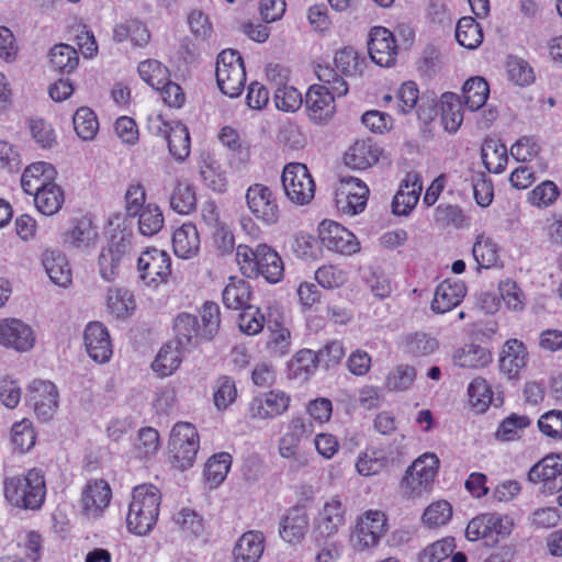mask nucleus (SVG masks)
I'll list each match as a JSON object with an SVG mask.
<instances>
[{
    "instance_id": "1",
    "label": "nucleus",
    "mask_w": 562,
    "mask_h": 562,
    "mask_svg": "<svg viewBox=\"0 0 562 562\" xmlns=\"http://www.w3.org/2000/svg\"><path fill=\"white\" fill-rule=\"evenodd\" d=\"M315 74L322 85H313L305 95L308 117L315 123L328 122L335 111V98L348 92L347 82L329 65H317Z\"/></svg>"
},
{
    "instance_id": "2",
    "label": "nucleus",
    "mask_w": 562,
    "mask_h": 562,
    "mask_svg": "<svg viewBox=\"0 0 562 562\" xmlns=\"http://www.w3.org/2000/svg\"><path fill=\"white\" fill-rule=\"evenodd\" d=\"M236 261L247 278L262 276L269 283H278L283 279V261L279 254L266 244H259L256 248L238 245Z\"/></svg>"
},
{
    "instance_id": "3",
    "label": "nucleus",
    "mask_w": 562,
    "mask_h": 562,
    "mask_svg": "<svg viewBox=\"0 0 562 562\" xmlns=\"http://www.w3.org/2000/svg\"><path fill=\"white\" fill-rule=\"evenodd\" d=\"M161 503V493L153 484L133 488L126 515L127 530L137 536L148 535L155 527Z\"/></svg>"
},
{
    "instance_id": "4",
    "label": "nucleus",
    "mask_w": 562,
    "mask_h": 562,
    "mask_svg": "<svg viewBox=\"0 0 562 562\" xmlns=\"http://www.w3.org/2000/svg\"><path fill=\"white\" fill-rule=\"evenodd\" d=\"M5 499L22 509H38L46 495L44 474L31 469L25 475L7 476L3 481Z\"/></svg>"
},
{
    "instance_id": "5",
    "label": "nucleus",
    "mask_w": 562,
    "mask_h": 562,
    "mask_svg": "<svg viewBox=\"0 0 562 562\" xmlns=\"http://www.w3.org/2000/svg\"><path fill=\"white\" fill-rule=\"evenodd\" d=\"M200 448L196 428L187 422L177 423L170 434L169 452L172 464L179 470L191 468Z\"/></svg>"
},
{
    "instance_id": "6",
    "label": "nucleus",
    "mask_w": 562,
    "mask_h": 562,
    "mask_svg": "<svg viewBox=\"0 0 562 562\" xmlns=\"http://www.w3.org/2000/svg\"><path fill=\"white\" fill-rule=\"evenodd\" d=\"M216 82L220 90L231 97H238L246 81V71L241 56L237 50L225 49L217 56Z\"/></svg>"
},
{
    "instance_id": "7",
    "label": "nucleus",
    "mask_w": 562,
    "mask_h": 562,
    "mask_svg": "<svg viewBox=\"0 0 562 562\" xmlns=\"http://www.w3.org/2000/svg\"><path fill=\"white\" fill-rule=\"evenodd\" d=\"M285 195L299 205L308 204L315 194V182L307 167L300 162L288 164L281 177Z\"/></svg>"
},
{
    "instance_id": "8",
    "label": "nucleus",
    "mask_w": 562,
    "mask_h": 562,
    "mask_svg": "<svg viewBox=\"0 0 562 562\" xmlns=\"http://www.w3.org/2000/svg\"><path fill=\"white\" fill-rule=\"evenodd\" d=\"M132 233L121 231L112 235L108 247L102 248L98 265L104 281L111 282L119 276L122 261L132 250Z\"/></svg>"
},
{
    "instance_id": "9",
    "label": "nucleus",
    "mask_w": 562,
    "mask_h": 562,
    "mask_svg": "<svg viewBox=\"0 0 562 562\" xmlns=\"http://www.w3.org/2000/svg\"><path fill=\"white\" fill-rule=\"evenodd\" d=\"M386 531V517L380 510L362 514L350 536V543L356 551L374 548Z\"/></svg>"
},
{
    "instance_id": "10",
    "label": "nucleus",
    "mask_w": 562,
    "mask_h": 562,
    "mask_svg": "<svg viewBox=\"0 0 562 562\" xmlns=\"http://www.w3.org/2000/svg\"><path fill=\"white\" fill-rule=\"evenodd\" d=\"M245 198L249 212L257 221L266 225L278 222L280 209L277 198L269 187L262 183H254L247 189Z\"/></svg>"
},
{
    "instance_id": "11",
    "label": "nucleus",
    "mask_w": 562,
    "mask_h": 562,
    "mask_svg": "<svg viewBox=\"0 0 562 562\" xmlns=\"http://www.w3.org/2000/svg\"><path fill=\"white\" fill-rule=\"evenodd\" d=\"M318 238L323 247L341 255H352L359 250L356 236L334 221L324 220L319 224Z\"/></svg>"
},
{
    "instance_id": "12",
    "label": "nucleus",
    "mask_w": 562,
    "mask_h": 562,
    "mask_svg": "<svg viewBox=\"0 0 562 562\" xmlns=\"http://www.w3.org/2000/svg\"><path fill=\"white\" fill-rule=\"evenodd\" d=\"M140 279L146 284L164 282L171 272V259L156 248L144 251L137 260Z\"/></svg>"
},
{
    "instance_id": "13",
    "label": "nucleus",
    "mask_w": 562,
    "mask_h": 562,
    "mask_svg": "<svg viewBox=\"0 0 562 562\" xmlns=\"http://www.w3.org/2000/svg\"><path fill=\"white\" fill-rule=\"evenodd\" d=\"M34 342L33 329L21 319L4 318L0 321L1 346L25 352L33 348Z\"/></svg>"
},
{
    "instance_id": "14",
    "label": "nucleus",
    "mask_w": 562,
    "mask_h": 562,
    "mask_svg": "<svg viewBox=\"0 0 562 562\" xmlns=\"http://www.w3.org/2000/svg\"><path fill=\"white\" fill-rule=\"evenodd\" d=\"M291 397L285 392L272 390L254 397L248 412L252 419H271L288 411Z\"/></svg>"
},
{
    "instance_id": "15",
    "label": "nucleus",
    "mask_w": 562,
    "mask_h": 562,
    "mask_svg": "<svg viewBox=\"0 0 562 562\" xmlns=\"http://www.w3.org/2000/svg\"><path fill=\"white\" fill-rule=\"evenodd\" d=\"M532 483L542 482L543 490L551 494L562 490V456H547L528 472Z\"/></svg>"
},
{
    "instance_id": "16",
    "label": "nucleus",
    "mask_w": 562,
    "mask_h": 562,
    "mask_svg": "<svg viewBox=\"0 0 562 562\" xmlns=\"http://www.w3.org/2000/svg\"><path fill=\"white\" fill-rule=\"evenodd\" d=\"M395 38L393 33L383 26L371 30L368 50L373 63L382 67H391L396 58Z\"/></svg>"
},
{
    "instance_id": "17",
    "label": "nucleus",
    "mask_w": 562,
    "mask_h": 562,
    "mask_svg": "<svg viewBox=\"0 0 562 562\" xmlns=\"http://www.w3.org/2000/svg\"><path fill=\"white\" fill-rule=\"evenodd\" d=\"M30 402L42 420H49L58 408V390L50 381H34L30 385Z\"/></svg>"
},
{
    "instance_id": "18",
    "label": "nucleus",
    "mask_w": 562,
    "mask_h": 562,
    "mask_svg": "<svg viewBox=\"0 0 562 562\" xmlns=\"http://www.w3.org/2000/svg\"><path fill=\"white\" fill-rule=\"evenodd\" d=\"M85 346L89 357L99 363L110 360L113 349L110 334L100 322H91L85 329Z\"/></svg>"
},
{
    "instance_id": "19",
    "label": "nucleus",
    "mask_w": 562,
    "mask_h": 562,
    "mask_svg": "<svg viewBox=\"0 0 562 562\" xmlns=\"http://www.w3.org/2000/svg\"><path fill=\"white\" fill-rule=\"evenodd\" d=\"M346 522V506L338 496L325 502L316 518V531L323 538H331L338 533Z\"/></svg>"
},
{
    "instance_id": "20",
    "label": "nucleus",
    "mask_w": 562,
    "mask_h": 562,
    "mask_svg": "<svg viewBox=\"0 0 562 562\" xmlns=\"http://www.w3.org/2000/svg\"><path fill=\"white\" fill-rule=\"evenodd\" d=\"M157 135L162 136L169 148L170 155L178 161H184L190 155V134L186 125L177 122L171 125L160 121L157 126Z\"/></svg>"
},
{
    "instance_id": "21",
    "label": "nucleus",
    "mask_w": 562,
    "mask_h": 562,
    "mask_svg": "<svg viewBox=\"0 0 562 562\" xmlns=\"http://www.w3.org/2000/svg\"><path fill=\"white\" fill-rule=\"evenodd\" d=\"M111 497L112 491L106 481H89L81 496L82 509L88 516L98 517L109 506Z\"/></svg>"
},
{
    "instance_id": "22",
    "label": "nucleus",
    "mask_w": 562,
    "mask_h": 562,
    "mask_svg": "<svg viewBox=\"0 0 562 562\" xmlns=\"http://www.w3.org/2000/svg\"><path fill=\"white\" fill-rule=\"evenodd\" d=\"M467 293V286L461 280H445L436 289L431 310L443 314L458 306Z\"/></svg>"
},
{
    "instance_id": "23",
    "label": "nucleus",
    "mask_w": 562,
    "mask_h": 562,
    "mask_svg": "<svg viewBox=\"0 0 562 562\" xmlns=\"http://www.w3.org/2000/svg\"><path fill=\"white\" fill-rule=\"evenodd\" d=\"M308 528V517L306 509L302 506H295L288 510L280 525V535L289 543L300 542L306 535Z\"/></svg>"
},
{
    "instance_id": "24",
    "label": "nucleus",
    "mask_w": 562,
    "mask_h": 562,
    "mask_svg": "<svg viewBox=\"0 0 562 562\" xmlns=\"http://www.w3.org/2000/svg\"><path fill=\"white\" fill-rule=\"evenodd\" d=\"M54 168L50 164L40 161L25 168L21 177V187L26 194L35 196L53 180Z\"/></svg>"
},
{
    "instance_id": "25",
    "label": "nucleus",
    "mask_w": 562,
    "mask_h": 562,
    "mask_svg": "<svg viewBox=\"0 0 562 562\" xmlns=\"http://www.w3.org/2000/svg\"><path fill=\"white\" fill-rule=\"evenodd\" d=\"M265 549V537L260 531H247L233 550L234 562H258Z\"/></svg>"
},
{
    "instance_id": "26",
    "label": "nucleus",
    "mask_w": 562,
    "mask_h": 562,
    "mask_svg": "<svg viewBox=\"0 0 562 562\" xmlns=\"http://www.w3.org/2000/svg\"><path fill=\"white\" fill-rule=\"evenodd\" d=\"M172 247L175 255L182 259H190L196 256L200 249V237L193 224H183L172 235Z\"/></svg>"
},
{
    "instance_id": "27",
    "label": "nucleus",
    "mask_w": 562,
    "mask_h": 562,
    "mask_svg": "<svg viewBox=\"0 0 562 562\" xmlns=\"http://www.w3.org/2000/svg\"><path fill=\"white\" fill-rule=\"evenodd\" d=\"M527 350L524 344L518 339H509L505 342L501 358V370L514 378L526 366Z\"/></svg>"
},
{
    "instance_id": "28",
    "label": "nucleus",
    "mask_w": 562,
    "mask_h": 562,
    "mask_svg": "<svg viewBox=\"0 0 562 562\" xmlns=\"http://www.w3.org/2000/svg\"><path fill=\"white\" fill-rule=\"evenodd\" d=\"M42 262L52 282L59 286H67L71 283V270L66 257L61 252L45 250Z\"/></svg>"
},
{
    "instance_id": "29",
    "label": "nucleus",
    "mask_w": 562,
    "mask_h": 562,
    "mask_svg": "<svg viewBox=\"0 0 562 562\" xmlns=\"http://www.w3.org/2000/svg\"><path fill=\"white\" fill-rule=\"evenodd\" d=\"M97 229L89 217L76 218L65 233L64 241L74 248H87L94 243Z\"/></svg>"
},
{
    "instance_id": "30",
    "label": "nucleus",
    "mask_w": 562,
    "mask_h": 562,
    "mask_svg": "<svg viewBox=\"0 0 562 562\" xmlns=\"http://www.w3.org/2000/svg\"><path fill=\"white\" fill-rule=\"evenodd\" d=\"M358 192L351 193L347 187H338L335 194L337 209L347 215H356L362 212L367 205L368 187L357 188Z\"/></svg>"
},
{
    "instance_id": "31",
    "label": "nucleus",
    "mask_w": 562,
    "mask_h": 562,
    "mask_svg": "<svg viewBox=\"0 0 562 562\" xmlns=\"http://www.w3.org/2000/svg\"><path fill=\"white\" fill-rule=\"evenodd\" d=\"M379 159V150L369 140L356 142L345 154V164L358 170H364Z\"/></svg>"
},
{
    "instance_id": "32",
    "label": "nucleus",
    "mask_w": 562,
    "mask_h": 562,
    "mask_svg": "<svg viewBox=\"0 0 562 562\" xmlns=\"http://www.w3.org/2000/svg\"><path fill=\"white\" fill-rule=\"evenodd\" d=\"M492 361L491 352L479 345H465L453 355V362L460 368L479 369Z\"/></svg>"
},
{
    "instance_id": "33",
    "label": "nucleus",
    "mask_w": 562,
    "mask_h": 562,
    "mask_svg": "<svg viewBox=\"0 0 562 562\" xmlns=\"http://www.w3.org/2000/svg\"><path fill=\"white\" fill-rule=\"evenodd\" d=\"M65 201L64 191L55 182L50 181L34 196V203L43 215H54L63 206Z\"/></svg>"
},
{
    "instance_id": "34",
    "label": "nucleus",
    "mask_w": 562,
    "mask_h": 562,
    "mask_svg": "<svg viewBox=\"0 0 562 562\" xmlns=\"http://www.w3.org/2000/svg\"><path fill=\"white\" fill-rule=\"evenodd\" d=\"M250 294V286L247 281L231 277L223 290V303L227 308L243 310L249 305Z\"/></svg>"
},
{
    "instance_id": "35",
    "label": "nucleus",
    "mask_w": 562,
    "mask_h": 562,
    "mask_svg": "<svg viewBox=\"0 0 562 562\" xmlns=\"http://www.w3.org/2000/svg\"><path fill=\"white\" fill-rule=\"evenodd\" d=\"M481 157L488 172L501 173L507 165V148L495 139H486L482 145Z\"/></svg>"
},
{
    "instance_id": "36",
    "label": "nucleus",
    "mask_w": 562,
    "mask_h": 562,
    "mask_svg": "<svg viewBox=\"0 0 562 562\" xmlns=\"http://www.w3.org/2000/svg\"><path fill=\"white\" fill-rule=\"evenodd\" d=\"M173 329L177 345L181 349H188L193 346V339L200 337L201 327H199L196 316L189 313H181L175 319Z\"/></svg>"
},
{
    "instance_id": "37",
    "label": "nucleus",
    "mask_w": 562,
    "mask_h": 562,
    "mask_svg": "<svg viewBox=\"0 0 562 562\" xmlns=\"http://www.w3.org/2000/svg\"><path fill=\"white\" fill-rule=\"evenodd\" d=\"M464 104L470 111H476L482 108L490 94V87L482 77L468 79L462 88Z\"/></svg>"
},
{
    "instance_id": "38",
    "label": "nucleus",
    "mask_w": 562,
    "mask_h": 562,
    "mask_svg": "<svg viewBox=\"0 0 562 562\" xmlns=\"http://www.w3.org/2000/svg\"><path fill=\"white\" fill-rule=\"evenodd\" d=\"M456 40L465 48L479 47L483 42L481 25L472 16L461 18L456 26Z\"/></svg>"
},
{
    "instance_id": "39",
    "label": "nucleus",
    "mask_w": 562,
    "mask_h": 562,
    "mask_svg": "<svg viewBox=\"0 0 562 562\" xmlns=\"http://www.w3.org/2000/svg\"><path fill=\"white\" fill-rule=\"evenodd\" d=\"M441 121L449 133H454L463 121L460 100L454 93H443L441 97Z\"/></svg>"
},
{
    "instance_id": "40",
    "label": "nucleus",
    "mask_w": 562,
    "mask_h": 562,
    "mask_svg": "<svg viewBox=\"0 0 562 562\" xmlns=\"http://www.w3.org/2000/svg\"><path fill=\"white\" fill-rule=\"evenodd\" d=\"M319 362L316 352L310 349H302L289 362L290 378L306 381L316 370Z\"/></svg>"
},
{
    "instance_id": "41",
    "label": "nucleus",
    "mask_w": 562,
    "mask_h": 562,
    "mask_svg": "<svg viewBox=\"0 0 562 562\" xmlns=\"http://www.w3.org/2000/svg\"><path fill=\"white\" fill-rule=\"evenodd\" d=\"M387 462L389 459L383 449L370 448L359 454L356 469L360 475H375L387 465Z\"/></svg>"
},
{
    "instance_id": "42",
    "label": "nucleus",
    "mask_w": 562,
    "mask_h": 562,
    "mask_svg": "<svg viewBox=\"0 0 562 562\" xmlns=\"http://www.w3.org/2000/svg\"><path fill=\"white\" fill-rule=\"evenodd\" d=\"M49 61L55 71L69 74L77 68L79 57L72 46L58 44L50 49Z\"/></svg>"
},
{
    "instance_id": "43",
    "label": "nucleus",
    "mask_w": 562,
    "mask_h": 562,
    "mask_svg": "<svg viewBox=\"0 0 562 562\" xmlns=\"http://www.w3.org/2000/svg\"><path fill=\"white\" fill-rule=\"evenodd\" d=\"M334 64L346 77L360 75L366 66L364 57H361L352 47H344L336 52Z\"/></svg>"
},
{
    "instance_id": "44",
    "label": "nucleus",
    "mask_w": 562,
    "mask_h": 562,
    "mask_svg": "<svg viewBox=\"0 0 562 562\" xmlns=\"http://www.w3.org/2000/svg\"><path fill=\"white\" fill-rule=\"evenodd\" d=\"M232 457L227 452L212 456L204 469V476L211 487H217L227 476L231 469Z\"/></svg>"
},
{
    "instance_id": "45",
    "label": "nucleus",
    "mask_w": 562,
    "mask_h": 562,
    "mask_svg": "<svg viewBox=\"0 0 562 562\" xmlns=\"http://www.w3.org/2000/svg\"><path fill=\"white\" fill-rule=\"evenodd\" d=\"M267 328L270 333L268 340V349L274 356H285L290 352L291 347V333L278 321L269 319Z\"/></svg>"
},
{
    "instance_id": "46",
    "label": "nucleus",
    "mask_w": 562,
    "mask_h": 562,
    "mask_svg": "<svg viewBox=\"0 0 562 562\" xmlns=\"http://www.w3.org/2000/svg\"><path fill=\"white\" fill-rule=\"evenodd\" d=\"M479 268L490 269L498 261V248L492 238L479 235L472 248Z\"/></svg>"
},
{
    "instance_id": "47",
    "label": "nucleus",
    "mask_w": 562,
    "mask_h": 562,
    "mask_svg": "<svg viewBox=\"0 0 562 562\" xmlns=\"http://www.w3.org/2000/svg\"><path fill=\"white\" fill-rule=\"evenodd\" d=\"M74 128L83 140H91L99 130V122L94 112L88 106L79 108L72 117Z\"/></svg>"
},
{
    "instance_id": "48",
    "label": "nucleus",
    "mask_w": 562,
    "mask_h": 562,
    "mask_svg": "<svg viewBox=\"0 0 562 562\" xmlns=\"http://www.w3.org/2000/svg\"><path fill=\"white\" fill-rule=\"evenodd\" d=\"M11 441L15 450L21 453L30 451L36 442V435L32 422L23 418L13 424L11 428Z\"/></svg>"
},
{
    "instance_id": "49",
    "label": "nucleus",
    "mask_w": 562,
    "mask_h": 562,
    "mask_svg": "<svg viewBox=\"0 0 562 562\" xmlns=\"http://www.w3.org/2000/svg\"><path fill=\"white\" fill-rule=\"evenodd\" d=\"M138 229L144 236H154L159 233L164 226V215L159 206L155 204H147L139 213Z\"/></svg>"
},
{
    "instance_id": "50",
    "label": "nucleus",
    "mask_w": 562,
    "mask_h": 562,
    "mask_svg": "<svg viewBox=\"0 0 562 562\" xmlns=\"http://www.w3.org/2000/svg\"><path fill=\"white\" fill-rule=\"evenodd\" d=\"M237 397L235 381L228 375L216 379L213 387V402L218 411H225Z\"/></svg>"
},
{
    "instance_id": "51",
    "label": "nucleus",
    "mask_w": 562,
    "mask_h": 562,
    "mask_svg": "<svg viewBox=\"0 0 562 562\" xmlns=\"http://www.w3.org/2000/svg\"><path fill=\"white\" fill-rule=\"evenodd\" d=\"M179 346L172 347L171 345H165L159 350L156 359L154 360L151 368L162 376L172 374L181 363V356Z\"/></svg>"
},
{
    "instance_id": "52",
    "label": "nucleus",
    "mask_w": 562,
    "mask_h": 562,
    "mask_svg": "<svg viewBox=\"0 0 562 562\" xmlns=\"http://www.w3.org/2000/svg\"><path fill=\"white\" fill-rule=\"evenodd\" d=\"M439 459L435 453L426 452L418 457L407 471L419 477L425 484L432 487L438 473Z\"/></svg>"
},
{
    "instance_id": "53",
    "label": "nucleus",
    "mask_w": 562,
    "mask_h": 562,
    "mask_svg": "<svg viewBox=\"0 0 562 562\" xmlns=\"http://www.w3.org/2000/svg\"><path fill=\"white\" fill-rule=\"evenodd\" d=\"M196 206L195 192L189 183L179 182L170 196V207L179 214H189Z\"/></svg>"
},
{
    "instance_id": "54",
    "label": "nucleus",
    "mask_w": 562,
    "mask_h": 562,
    "mask_svg": "<svg viewBox=\"0 0 562 562\" xmlns=\"http://www.w3.org/2000/svg\"><path fill=\"white\" fill-rule=\"evenodd\" d=\"M469 403L477 412L484 413L493 400V392L486 380L475 378L468 387Z\"/></svg>"
},
{
    "instance_id": "55",
    "label": "nucleus",
    "mask_w": 562,
    "mask_h": 562,
    "mask_svg": "<svg viewBox=\"0 0 562 562\" xmlns=\"http://www.w3.org/2000/svg\"><path fill=\"white\" fill-rule=\"evenodd\" d=\"M108 307L116 317H125L136 307L133 294L126 289L110 290Z\"/></svg>"
},
{
    "instance_id": "56",
    "label": "nucleus",
    "mask_w": 562,
    "mask_h": 562,
    "mask_svg": "<svg viewBox=\"0 0 562 562\" xmlns=\"http://www.w3.org/2000/svg\"><path fill=\"white\" fill-rule=\"evenodd\" d=\"M559 195L558 186L551 180H544L529 192L528 201L536 207L546 209L552 205Z\"/></svg>"
},
{
    "instance_id": "57",
    "label": "nucleus",
    "mask_w": 562,
    "mask_h": 562,
    "mask_svg": "<svg viewBox=\"0 0 562 562\" xmlns=\"http://www.w3.org/2000/svg\"><path fill=\"white\" fill-rule=\"evenodd\" d=\"M438 341L425 333H415L405 338V350L414 357L429 356L438 349Z\"/></svg>"
},
{
    "instance_id": "58",
    "label": "nucleus",
    "mask_w": 562,
    "mask_h": 562,
    "mask_svg": "<svg viewBox=\"0 0 562 562\" xmlns=\"http://www.w3.org/2000/svg\"><path fill=\"white\" fill-rule=\"evenodd\" d=\"M138 74L147 85L156 90H159L160 83L165 82L169 77L168 68L156 59L139 63Z\"/></svg>"
},
{
    "instance_id": "59",
    "label": "nucleus",
    "mask_w": 562,
    "mask_h": 562,
    "mask_svg": "<svg viewBox=\"0 0 562 562\" xmlns=\"http://www.w3.org/2000/svg\"><path fill=\"white\" fill-rule=\"evenodd\" d=\"M456 549L454 539L447 537L427 546L418 553L417 562H441Z\"/></svg>"
},
{
    "instance_id": "60",
    "label": "nucleus",
    "mask_w": 562,
    "mask_h": 562,
    "mask_svg": "<svg viewBox=\"0 0 562 562\" xmlns=\"http://www.w3.org/2000/svg\"><path fill=\"white\" fill-rule=\"evenodd\" d=\"M434 220L439 227H447L449 225L462 227L467 224V216L463 214L462 209L453 204H439L435 209Z\"/></svg>"
},
{
    "instance_id": "61",
    "label": "nucleus",
    "mask_w": 562,
    "mask_h": 562,
    "mask_svg": "<svg viewBox=\"0 0 562 562\" xmlns=\"http://www.w3.org/2000/svg\"><path fill=\"white\" fill-rule=\"evenodd\" d=\"M416 379V370L408 364H400L392 370L385 385L390 391H405L409 389Z\"/></svg>"
},
{
    "instance_id": "62",
    "label": "nucleus",
    "mask_w": 562,
    "mask_h": 562,
    "mask_svg": "<svg viewBox=\"0 0 562 562\" xmlns=\"http://www.w3.org/2000/svg\"><path fill=\"white\" fill-rule=\"evenodd\" d=\"M530 425V419L526 415L512 414L506 417L496 431L497 439L510 441L519 437V431Z\"/></svg>"
},
{
    "instance_id": "63",
    "label": "nucleus",
    "mask_w": 562,
    "mask_h": 562,
    "mask_svg": "<svg viewBox=\"0 0 562 562\" xmlns=\"http://www.w3.org/2000/svg\"><path fill=\"white\" fill-rule=\"evenodd\" d=\"M239 329L249 335H257L263 329L265 316L259 308L248 305L245 306L238 317Z\"/></svg>"
},
{
    "instance_id": "64",
    "label": "nucleus",
    "mask_w": 562,
    "mask_h": 562,
    "mask_svg": "<svg viewBox=\"0 0 562 562\" xmlns=\"http://www.w3.org/2000/svg\"><path fill=\"white\" fill-rule=\"evenodd\" d=\"M302 101L301 92L294 87L282 86L274 91V103L281 111L294 112L300 109Z\"/></svg>"
}]
</instances>
